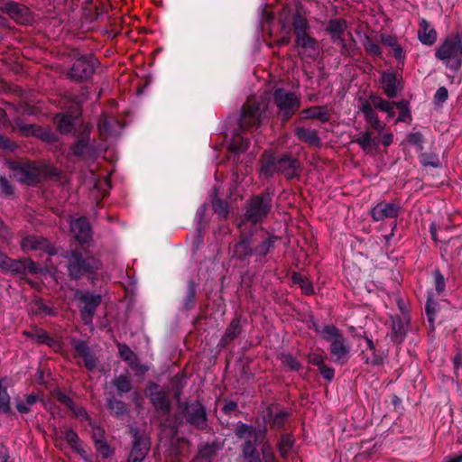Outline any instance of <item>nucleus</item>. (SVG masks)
Here are the masks:
<instances>
[{"mask_svg": "<svg viewBox=\"0 0 462 462\" xmlns=\"http://www.w3.org/2000/svg\"><path fill=\"white\" fill-rule=\"evenodd\" d=\"M261 174L266 179L273 177L275 173L284 176L286 180L300 179L302 165L300 160L291 152L276 153L273 151H264L260 157Z\"/></svg>", "mask_w": 462, "mask_h": 462, "instance_id": "1", "label": "nucleus"}, {"mask_svg": "<svg viewBox=\"0 0 462 462\" xmlns=\"http://www.w3.org/2000/svg\"><path fill=\"white\" fill-rule=\"evenodd\" d=\"M273 189L267 188L257 195L248 199L244 206L245 212L237 223V228L256 227L268 217L273 208Z\"/></svg>", "mask_w": 462, "mask_h": 462, "instance_id": "2", "label": "nucleus"}, {"mask_svg": "<svg viewBox=\"0 0 462 462\" xmlns=\"http://www.w3.org/2000/svg\"><path fill=\"white\" fill-rule=\"evenodd\" d=\"M267 427L260 426L258 428L238 421L235 428V435L239 439H245L241 445L240 457L245 462H263L261 449L257 446L263 447L264 439H266Z\"/></svg>", "mask_w": 462, "mask_h": 462, "instance_id": "3", "label": "nucleus"}, {"mask_svg": "<svg viewBox=\"0 0 462 462\" xmlns=\"http://www.w3.org/2000/svg\"><path fill=\"white\" fill-rule=\"evenodd\" d=\"M68 260V275L71 280L78 281L82 277L93 282L102 263L98 257L82 248H75L64 255Z\"/></svg>", "mask_w": 462, "mask_h": 462, "instance_id": "4", "label": "nucleus"}, {"mask_svg": "<svg viewBox=\"0 0 462 462\" xmlns=\"http://www.w3.org/2000/svg\"><path fill=\"white\" fill-rule=\"evenodd\" d=\"M279 23L283 30L292 29L295 36L309 33L310 29L305 8L300 2L283 5L279 13Z\"/></svg>", "mask_w": 462, "mask_h": 462, "instance_id": "5", "label": "nucleus"}, {"mask_svg": "<svg viewBox=\"0 0 462 462\" xmlns=\"http://www.w3.org/2000/svg\"><path fill=\"white\" fill-rule=\"evenodd\" d=\"M435 57L442 61L447 68L454 71L459 70L462 66L459 34L448 35L436 49Z\"/></svg>", "mask_w": 462, "mask_h": 462, "instance_id": "6", "label": "nucleus"}, {"mask_svg": "<svg viewBox=\"0 0 462 462\" xmlns=\"http://www.w3.org/2000/svg\"><path fill=\"white\" fill-rule=\"evenodd\" d=\"M273 97L277 107V117L282 124H286L301 106L300 97L283 88H276Z\"/></svg>", "mask_w": 462, "mask_h": 462, "instance_id": "7", "label": "nucleus"}, {"mask_svg": "<svg viewBox=\"0 0 462 462\" xmlns=\"http://www.w3.org/2000/svg\"><path fill=\"white\" fill-rule=\"evenodd\" d=\"M239 229V238L229 245L228 250L231 258L241 263H249V258L254 255V236L257 233V227H243Z\"/></svg>", "mask_w": 462, "mask_h": 462, "instance_id": "8", "label": "nucleus"}, {"mask_svg": "<svg viewBox=\"0 0 462 462\" xmlns=\"http://www.w3.org/2000/svg\"><path fill=\"white\" fill-rule=\"evenodd\" d=\"M177 415L199 430H204L208 427V413L206 407L200 401L185 402L178 403Z\"/></svg>", "mask_w": 462, "mask_h": 462, "instance_id": "9", "label": "nucleus"}, {"mask_svg": "<svg viewBox=\"0 0 462 462\" xmlns=\"http://www.w3.org/2000/svg\"><path fill=\"white\" fill-rule=\"evenodd\" d=\"M92 125L88 124H81L75 129L76 141L70 144V152L80 159L87 157H94L97 154V149L90 141V134Z\"/></svg>", "mask_w": 462, "mask_h": 462, "instance_id": "10", "label": "nucleus"}, {"mask_svg": "<svg viewBox=\"0 0 462 462\" xmlns=\"http://www.w3.org/2000/svg\"><path fill=\"white\" fill-rule=\"evenodd\" d=\"M8 166L14 171V178L23 184L34 186L42 181V171L35 162L21 163L12 161Z\"/></svg>", "mask_w": 462, "mask_h": 462, "instance_id": "11", "label": "nucleus"}, {"mask_svg": "<svg viewBox=\"0 0 462 462\" xmlns=\"http://www.w3.org/2000/svg\"><path fill=\"white\" fill-rule=\"evenodd\" d=\"M96 61L93 55L76 59L67 74L69 79L79 83L88 80L95 73Z\"/></svg>", "mask_w": 462, "mask_h": 462, "instance_id": "12", "label": "nucleus"}, {"mask_svg": "<svg viewBox=\"0 0 462 462\" xmlns=\"http://www.w3.org/2000/svg\"><path fill=\"white\" fill-rule=\"evenodd\" d=\"M77 299L82 304L79 308L81 319L85 325H91L97 308L102 302V296L90 291H78Z\"/></svg>", "mask_w": 462, "mask_h": 462, "instance_id": "13", "label": "nucleus"}, {"mask_svg": "<svg viewBox=\"0 0 462 462\" xmlns=\"http://www.w3.org/2000/svg\"><path fill=\"white\" fill-rule=\"evenodd\" d=\"M261 108L260 105L255 101L248 100L245 103L241 109V116L239 119L240 130H252L257 128L261 125Z\"/></svg>", "mask_w": 462, "mask_h": 462, "instance_id": "14", "label": "nucleus"}, {"mask_svg": "<svg viewBox=\"0 0 462 462\" xmlns=\"http://www.w3.org/2000/svg\"><path fill=\"white\" fill-rule=\"evenodd\" d=\"M147 397L152 405L162 416H168L171 410V402L166 391L160 390V385L150 382L147 386Z\"/></svg>", "mask_w": 462, "mask_h": 462, "instance_id": "15", "label": "nucleus"}, {"mask_svg": "<svg viewBox=\"0 0 462 462\" xmlns=\"http://www.w3.org/2000/svg\"><path fill=\"white\" fill-rule=\"evenodd\" d=\"M12 131L19 132L24 137H36L45 142H51L53 134L51 131L34 124H25L21 117H15L11 123Z\"/></svg>", "mask_w": 462, "mask_h": 462, "instance_id": "16", "label": "nucleus"}, {"mask_svg": "<svg viewBox=\"0 0 462 462\" xmlns=\"http://www.w3.org/2000/svg\"><path fill=\"white\" fill-rule=\"evenodd\" d=\"M133 445L126 462H143L151 448L150 438L138 430H133Z\"/></svg>", "mask_w": 462, "mask_h": 462, "instance_id": "17", "label": "nucleus"}, {"mask_svg": "<svg viewBox=\"0 0 462 462\" xmlns=\"http://www.w3.org/2000/svg\"><path fill=\"white\" fill-rule=\"evenodd\" d=\"M346 29L347 22L343 18L330 19L325 28L326 32L330 35L331 41L341 47L342 54L349 52L348 45L343 38Z\"/></svg>", "mask_w": 462, "mask_h": 462, "instance_id": "18", "label": "nucleus"}, {"mask_svg": "<svg viewBox=\"0 0 462 462\" xmlns=\"http://www.w3.org/2000/svg\"><path fill=\"white\" fill-rule=\"evenodd\" d=\"M1 271L14 275H26L27 273L38 274L42 273V268L31 258L14 260L9 257Z\"/></svg>", "mask_w": 462, "mask_h": 462, "instance_id": "19", "label": "nucleus"}, {"mask_svg": "<svg viewBox=\"0 0 462 462\" xmlns=\"http://www.w3.org/2000/svg\"><path fill=\"white\" fill-rule=\"evenodd\" d=\"M21 248L23 252L42 250L49 255L58 254L57 248L47 239L42 236L29 235L21 241Z\"/></svg>", "mask_w": 462, "mask_h": 462, "instance_id": "20", "label": "nucleus"}, {"mask_svg": "<svg viewBox=\"0 0 462 462\" xmlns=\"http://www.w3.org/2000/svg\"><path fill=\"white\" fill-rule=\"evenodd\" d=\"M402 213L399 202H379L371 209L374 221H383L386 218H397Z\"/></svg>", "mask_w": 462, "mask_h": 462, "instance_id": "21", "label": "nucleus"}, {"mask_svg": "<svg viewBox=\"0 0 462 462\" xmlns=\"http://www.w3.org/2000/svg\"><path fill=\"white\" fill-rule=\"evenodd\" d=\"M263 425L270 424L271 428L282 429L290 413L284 411L279 410V405L273 403L267 406L262 412Z\"/></svg>", "mask_w": 462, "mask_h": 462, "instance_id": "22", "label": "nucleus"}, {"mask_svg": "<svg viewBox=\"0 0 462 462\" xmlns=\"http://www.w3.org/2000/svg\"><path fill=\"white\" fill-rule=\"evenodd\" d=\"M246 323V319H244L241 315H236L226 327L219 341V346L222 348L227 347L231 342L241 335L243 328Z\"/></svg>", "mask_w": 462, "mask_h": 462, "instance_id": "23", "label": "nucleus"}, {"mask_svg": "<svg viewBox=\"0 0 462 462\" xmlns=\"http://www.w3.org/2000/svg\"><path fill=\"white\" fill-rule=\"evenodd\" d=\"M189 441L183 437L175 436L170 439V445L167 449V457L171 462H182L189 452Z\"/></svg>", "mask_w": 462, "mask_h": 462, "instance_id": "24", "label": "nucleus"}, {"mask_svg": "<svg viewBox=\"0 0 462 462\" xmlns=\"http://www.w3.org/2000/svg\"><path fill=\"white\" fill-rule=\"evenodd\" d=\"M15 23L22 25H28L33 22V15L31 10L23 4L9 2L5 12Z\"/></svg>", "mask_w": 462, "mask_h": 462, "instance_id": "25", "label": "nucleus"}, {"mask_svg": "<svg viewBox=\"0 0 462 462\" xmlns=\"http://www.w3.org/2000/svg\"><path fill=\"white\" fill-rule=\"evenodd\" d=\"M294 42L295 46L302 50V51L299 52L301 59L304 57L316 59L319 51V46L318 41L310 36V33L295 36Z\"/></svg>", "mask_w": 462, "mask_h": 462, "instance_id": "26", "label": "nucleus"}, {"mask_svg": "<svg viewBox=\"0 0 462 462\" xmlns=\"http://www.w3.org/2000/svg\"><path fill=\"white\" fill-rule=\"evenodd\" d=\"M72 346L76 352V355L83 358L84 365L88 370L93 371L96 369L98 360L95 354L92 353L86 341L74 339L72 341Z\"/></svg>", "mask_w": 462, "mask_h": 462, "instance_id": "27", "label": "nucleus"}, {"mask_svg": "<svg viewBox=\"0 0 462 462\" xmlns=\"http://www.w3.org/2000/svg\"><path fill=\"white\" fill-rule=\"evenodd\" d=\"M258 230L263 232V236H261V241L256 245H254V256L263 257L274 250L275 244L281 238L263 227L258 228Z\"/></svg>", "mask_w": 462, "mask_h": 462, "instance_id": "28", "label": "nucleus"}, {"mask_svg": "<svg viewBox=\"0 0 462 462\" xmlns=\"http://www.w3.org/2000/svg\"><path fill=\"white\" fill-rule=\"evenodd\" d=\"M222 448L223 444L219 440L201 443L198 448L194 462H212Z\"/></svg>", "mask_w": 462, "mask_h": 462, "instance_id": "29", "label": "nucleus"}, {"mask_svg": "<svg viewBox=\"0 0 462 462\" xmlns=\"http://www.w3.org/2000/svg\"><path fill=\"white\" fill-rule=\"evenodd\" d=\"M380 82L383 86V94L389 98L397 97L399 90L402 88L401 80L393 72L383 71Z\"/></svg>", "mask_w": 462, "mask_h": 462, "instance_id": "30", "label": "nucleus"}, {"mask_svg": "<svg viewBox=\"0 0 462 462\" xmlns=\"http://www.w3.org/2000/svg\"><path fill=\"white\" fill-rule=\"evenodd\" d=\"M330 342V354L335 357L336 362L341 364L346 362L350 353V346L347 345L345 337L341 334Z\"/></svg>", "mask_w": 462, "mask_h": 462, "instance_id": "31", "label": "nucleus"}, {"mask_svg": "<svg viewBox=\"0 0 462 462\" xmlns=\"http://www.w3.org/2000/svg\"><path fill=\"white\" fill-rule=\"evenodd\" d=\"M71 231L80 244L87 243L91 238V227L88 221L80 217L71 223Z\"/></svg>", "mask_w": 462, "mask_h": 462, "instance_id": "32", "label": "nucleus"}, {"mask_svg": "<svg viewBox=\"0 0 462 462\" xmlns=\"http://www.w3.org/2000/svg\"><path fill=\"white\" fill-rule=\"evenodd\" d=\"M360 111L364 114L365 119L371 128L379 134L385 129V124L379 120L369 101H364L362 103Z\"/></svg>", "mask_w": 462, "mask_h": 462, "instance_id": "33", "label": "nucleus"}, {"mask_svg": "<svg viewBox=\"0 0 462 462\" xmlns=\"http://www.w3.org/2000/svg\"><path fill=\"white\" fill-rule=\"evenodd\" d=\"M182 424L183 420L179 415L176 414L172 419H170L168 415L160 421L159 428L162 434L171 439L178 435L179 429Z\"/></svg>", "mask_w": 462, "mask_h": 462, "instance_id": "34", "label": "nucleus"}, {"mask_svg": "<svg viewBox=\"0 0 462 462\" xmlns=\"http://www.w3.org/2000/svg\"><path fill=\"white\" fill-rule=\"evenodd\" d=\"M295 136L313 147H319L321 140L317 130H310L303 126H298L294 130Z\"/></svg>", "mask_w": 462, "mask_h": 462, "instance_id": "35", "label": "nucleus"}, {"mask_svg": "<svg viewBox=\"0 0 462 462\" xmlns=\"http://www.w3.org/2000/svg\"><path fill=\"white\" fill-rule=\"evenodd\" d=\"M418 37L422 44L431 46L437 41V32L430 27V23L425 19H422L420 23Z\"/></svg>", "mask_w": 462, "mask_h": 462, "instance_id": "36", "label": "nucleus"}, {"mask_svg": "<svg viewBox=\"0 0 462 462\" xmlns=\"http://www.w3.org/2000/svg\"><path fill=\"white\" fill-rule=\"evenodd\" d=\"M301 114L305 118L317 119L322 123H327L330 119V112L328 106H314L304 109Z\"/></svg>", "mask_w": 462, "mask_h": 462, "instance_id": "37", "label": "nucleus"}, {"mask_svg": "<svg viewBox=\"0 0 462 462\" xmlns=\"http://www.w3.org/2000/svg\"><path fill=\"white\" fill-rule=\"evenodd\" d=\"M32 315L55 316L57 310L51 304L47 303L42 298L34 299L30 307Z\"/></svg>", "mask_w": 462, "mask_h": 462, "instance_id": "38", "label": "nucleus"}, {"mask_svg": "<svg viewBox=\"0 0 462 462\" xmlns=\"http://www.w3.org/2000/svg\"><path fill=\"white\" fill-rule=\"evenodd\" d=\"M211 204L214 212L221 218L226 219L229 215V204L226 200L217 197V190L214 189L213 194L211 195Z\"/></svg>", "mask_w": 462, "mask_h": 462, "instance_id": "39", "label": "nucleus"}, {"mask_svg": "<svg viewBox=\"0 0 462 462\" xmlns=\"http://www.w3.org/2000/svg\"><path fill=\"white\" fill-rule=\"evenodd\" d=\"M186 383L187 378L184 373H178L171 379V390L177 404L183 402L181 401V395Z\"/></svg>", "mask_w": 462, "mask_h": 462, "instance_id": "40", "label": "nucleus"}, {"mask_svg": "<svg viewBox=\"0 0 462 462\" xmlns=\"http://www.w3.org/2000/svg\"><path fill=\"white\" fill-rule=\"evenodd\" d=\"M106 406L110 413L117 418L129 412L126 403L114 396L106 399Z\"/></svg>", "mask_w": 462, "mask_h": 462, "instance_id": "41", "label": "nucleus"}, {"mask_svg": "<svg viewBox=\"0 0 462 462\" xmlns=\"http://www.w3.org/2000/svg\"><path fill=\"white\" fill-rule=\"evenodd\" d=\"M249 143L250 142L247 138H244L236 132L231 139L228 149L232 153L241 154L248 149Z\"/></svg>", "mask_w": 462, "mask_h": 462, "instance_id": "42", "label": "nucleus"}, {"mask_svg": "<svg viewBox=\"0 0 462 462\" xmlns=\"http://www.w3.org/2000/svg\"><path fill=\"white\" fill-rule=\"evenodd\" d=\"M112 384L116 387L118 395L128 393L133 389L132 379L128 374L115 376Z\"/></svg>", "mask_w": 462, "mask_h": 462, "instance_id": "43", "label": "nucleus"}, {"mask_svg": "<svg viewBox=\"0 0 462 462\" xmlns=\"http://www.w3.org/2000/svg\"><path fill=\"white\" fill-rule=\"evenodd\" d=\"M23 334L31 339L36 340L40 344H45L47 346H51L54 342L53 338L49 336V334L42 328H33L32 330L27 331L24 330Z\"/></svg>", "mask_w": 462, "mask_h": 462, "instance_id": "44", "label": "nucleus"}, {"mask_svg": "<svg viewBox=\"0 0 462 462\" xmlns=\"http://www.w3.org/2000/svg\"><path fill=\"white\" fill-rule=\"evenodd\" d=\"M408 324L405 323L402 318L398 317L393 319V334L392 339L396 344H401L406 335Z\"/></svg>", "mask_w": 462, "mask_h": 462, "instance_id": "45", "label": "nucleus"}, {"mask_svg": "<svg viewBox=\"0 0 462 462\" xmlns=\"http://www.w3.org/2000/svg\"><path fill=\"white\" fill-rule=\"evenodd\" d=\"M206 205H201L196 213V217L198 220V226H197V238H196V244H197V249L199 246L203 243V235L202 231L207 227L208 223L205 221V215H206Z\"/></svg>", "mask_w": 462, "mask_h": 462, "instance_id": "46", "label": "nucleus"}, {"mask_svg": "<svg viewBox=\"0 0 462 462\" xmlns=\"http://www.w3.org/2000/svg\"><path fill=\"white\" fill-rule=\"evenodd\" d=\"M197 301V284L193 280L188 282L186 296L183 300V308L189 310L195 308Z\"/></svg>", "mask_w": 462, "mask_h": 462, "instance_id": "47", "label": "nucleus"}, {"mask_svg": "<svg viewBox=\"0 0 462 462\" xmlns=\"http://www.w3.org/2000/svg\"><path fill=\"white\" fill-rule=\"evenodd\" d=\"M438 301L434 300L432 292L428 293V299L425 306V311L428 318V321L431 328H434L435 315L438 310Z\"/></svg>", "mask_w": 462, "mask_h": 462, "instance_id": "48", "label": "nucleus"}, {"mask_svg": "<svg viewBox=\"0 0 462 462\" xmlns=\"http://www.w3.org/2000/svg\"><path fill=\"white\" fill-rule=\"evenodd\" d=\"M354 142L358 143L365 152H369L372 146L376 148L379 144V140L377 138L372 139L369 131L365 132L361 137Z\"/></svg>", "mask_w": 462, "mask_h": 462, "instance_id": "49", "label": "nucleus"}, {"mask_svg": "<svg viewBox=\"0 0 462 462\" xmlns=\"http://www.w3.org/2000/svg\"><path fill=\"white\" fill-rule=\"evenodd\" d=\"M292 282L294 284H299L302 291L307 295H311L314 293V289L312 284L309 282V280L300 274V273H293L291 276Z\"/></svg>", "mask_w": 462, "mask_h": 462, "instance_id": "50", "label": "nucleus"}, {"mask_svg": "<svg viewBox=\"0 0 462 462\" xmlns=\"http://www.w3.org/2000/svg\"><path fill=\"white\" fill-rule=\"evenodd\" d=\"M292 446H293V439H292L291 435L283 434L281 438L279 444H278V449H279L281 457H286L288 456V453L291 449Z\"/></svg>", "mask_w": 462, "mask_h": 462, "instance_id": "51", "label": "nucleus"}, {"mask_svg": "<svg viewBox=\"0 0 462 462\" xmlns=\"http://www.w3.org/2000/svg\"><path fill=\"white\" fill-rule=\"evenodd\" d=\"M282 364L291 371H299L301 368L300 362L291 354L283 353L281 355Z\"/></svg>", "mask_w": 462, "mask_h": 462, "instance_id": "52", "label": "nucleus"}, {"mask_svg": "<svg viewBox=\"0 0 462 462\" xmlns=\"http://www.w3.org/2000/svg\"><path fill=\"white\" fill-rule=\"evenodd\" d=\"M64 439L68 442V444L70 446L72 449L77 451L78 453L85 452L82 448L79 446V438L78 434L72 430L68 429L64 432Z\"/></svg>", "mask_w": 462, "mask_h": 462, "instance_id": "53", "label": "nucleus"}, {"mask_svg": "<svg viewBox=\"0 0 462 462\" xmlns=\"http://www.w3.org/2000/svg\"><path fill=\"white\" fill-rule=\"evenodd\" d=\"M117 348L120 358L127 364L137 357V355L125 343H118Z\"/></svg>", "mask_w": 462, "mask_h": 462, "instance_id": "54", "label": "nucleus"}, {"mask_svg": "<svg viewBox=\"0 0 462 462\" xmlns=\"http://www.w3.org/2000/svg\"><path fill=\"white\" fill-rule=\"evenodd\" d=\"M58 130L62 134L71 133L73 130L72 117L68 115H62L58 119Z\"/></svg>", "mask_w": 462, "mask_h": 462, "instance_id": "55", "label": "nucleus"}, {"mask_svg": "<svg viewBox=\"0 0 462 462\" xmlns=\"http://www.w3.org/2000/svg\"><path fill=\"white\" fill-rule=\"evenodd\" d=\"M261 453L263 462H277L274 452L267 438L264 439L263 447L261 448Z\"/></svg>", "mask_w": 462, "mask_h": 462, "instance_id": "56", "label": "nucleus"}, {"mask_svg": "<svg viewBox=\"0 0 462 462\" xmlns=\"http://www.w3.org/2000/svg\"><path fill=\"white\" fill-rule=\"evenodd\" d=\"M419 158H420V163L424 167L430 166L433 168H438L440 165V162H439L438 155H436L434 153H428V152L421 153L419 156Z\"/></svg>", "mask_w": 462, "mask_h": 462, "instance_id": "57", "label": "nucleus"}, {"mask_svg": "<svg viewBox=\"0 0 462 462\" xmlns=\"http://www.w3.org/2000/svg\"><path fill=\"white\" fill-rule=\"evenodd\" d=\"M406 141L416 147L417 151L421 152L423 150L424 136L420 132L410 133L406 136Z\"/></svg>", "mask_w": 462, "mask_h": 462, "instance_id": "58", "label": "nucleus"}, {"mask_svg": "<svg viewBox=\"0 0 462 462\" xmlns=\"http://www.w3.org/2000/svg\"><path fill=\"white\" fill-rule=\"evenodd\" d=\"M364 47L365 51L372 56L378 57L382 54L381 47L368 36L365 37Z\"/></svg>", "mask_w": 462, "mask_h": 462, "instance_id": "59", "label": "nucleus"}, {"mask_svg": "<svg viewBox=\"0 0 462 462\" xmlns=\"http://www.w3.org/2000/svg\"><path fill=\"white\" fill-rule=\"evenodd\" d=\"M320 333L323 335V337L327 341H332L334 338L340 336L342 333L340 330L334 325H325Z\"/></svg>", "mask_w": 462, "mask_h": 462, "instance_id": "60", "label": "nucleus"}, {"mask_svg": "<svg viewBox=\"0 0 462 462\" xmlns=\"http://www.w3.org/2000/svg\"><path fill=\"white\" fill-rule=\"evenodd\" d=\"M370 104L374 106L376 109H379L383 112L388 111L390 109L391 102L382 98L381 97L371 95L370 96Z\"/></svg>", "mask_w": 462, "mask_h": 462, "instance_id": "61", "label": "nucleus"}, {"mask_svg": "<svg viewBox=\"0 0 462 462\" xmlns=\"http://www.w3.org/2000/svg\"><path fill=\"white\" fill-rule=\"evenodd\" d=\"M136 376H143L149 370L148 366L140 363L139 357L128 364Z\"/></svg>", "mask_w": 462, "mask_h": 462, "instance_id": "62", "label": "nucleus"}, {"mask_svg": "<svg viewBox=\"0 0 462 462\" xmlns=\"http://www.w3.org/2000/svg\"><path fill=\"white\" fill-rule=\"evenodd\" d=\"M17 148L18 145L14 141L0 134V150L4 152H14Z\"/></svg>", "mask_w": 462, "mask_h": 462, "instance_id": "63", "label": "nucleus"}, {"mask_svg": "<svg viewBox=\"0 0 462 462\" xmlns=\"http://www.w3.org/2000/svg\"><path fill=\"white\" fill-rule=\"evenodd\" d=\"M434 282H435V289L436 291L440 294L445 291L446 282L444 276L441 274L439 269L434 270L433 272Z\"/></svg>", "mask_w": 462, "mask_h": 462, "instance_id": "64", "label": "nucleus"}]
</instances>
